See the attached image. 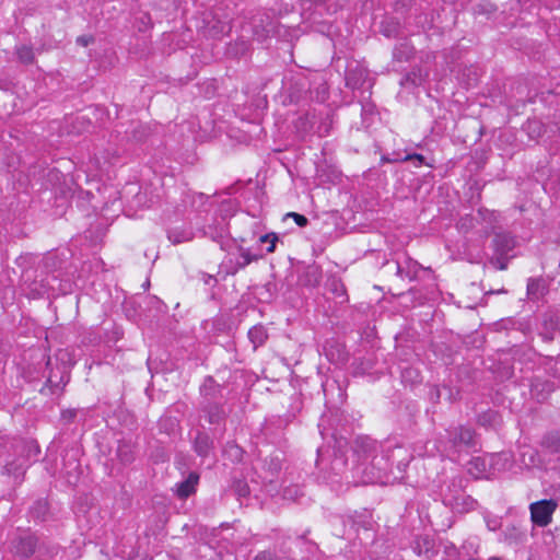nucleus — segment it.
<instances>
[{"label": "nucleus", "mask_w": 560, "mask_h": 560, "mask_svg": "<svg viewBox=\"0 0 560 560\" xmlns=\"http://www.w3.org/2000/svg\"><path fill=\"white\" fill-rule=\"evenodd\" d=\"M327 288L330 293H332L337 299H339L340 303H345L348 301L347 290L343 282L332 277L327 281Z\"/></svg>", "instance_id": "23"}, {"label": "nucleus", "mask_w": 560, "mask_h": 560, "mask_svg": "<svg viewBox=\"0 0 560 560\" xmlns=\"http://www.w3.org/2000/svg\"><path fill=\"white\" fill-rule=\"evenodd\" d=\"M259 241L261 243H267L269 246L267 247L268 253H273L276 249V243L278 241V235L276 233H267L265 235H261Z\"/></svg>", "instance_id": "40"}, {"label": "nucleus", "mask_w": 560, "mask_h": 560, "mask_svg": "<svg viewBox=\"0 0 560 560\" xmlns=\"http://www.w3.org/2000/svg\"><path fill=\"white\" fill-rule=\"evenodd\" d=\"M234 451H235L236 455H241V450L237 446L234 447Z\"/></svg>", "instance_id": "53"}, {"label": "nucleus", "mask_w": 560, "mask_h": 560, "mask_svg": "<svg viewBox=\"0 0 560 560\" xmlns=\"http://www.w3.org/2000/svg\"><path fill=\"white\" fill-rule=\"evenodd\" d=\"M465 479L453 477L442 493L443 503L458 513H468L476 509L477 501L464 491Z\"/></svg>", "instance_id": "1"}, {"label": "nucleus", "mask_w": 560, "mask_h": 560, "mask_svg": "<svg viewBox=\"0 0 560 560\" xmlns=\"http://www.w3.org/2000/svg\"><path fill=\"white\" fill-rule=\"evenodd\" d=\"M558 506L557 501L553 499H544L537 502H533L529 505L530 520L534 525L539 527L548 526L552 521V514Z\"/></svg>", "instance_id": "4"}, {"label": "nucleus", "mask_w": 560, "mask_h": 560, "mask_svg": "<svg viewBox=\"0 0 560 560\" xmlns=\"http://www.w3.org/2000/svg\"><path fill=\"white\" fill-rule=\"evenodd\" d=\"M476 217L478 218V223L485 222L488 224L485 228V235L488 236L493 231L494 223L498 222L499 213L495 211L480 208Z\"/></svg>", "instance_id": "19"}, {"label": "nucleus", "mask_w": 560, "mask_h": 560, "mask_svg": "<svg viewBox=\"0 0 560 560\" xmlns=\"http://www.w3.org/2000/svg\"><path fill=\"white\" fill-rule=\"evenodd\" d=\"M199 476L195 472H190L188 477L182 482L177 483L176 495L179 499H186L196 491Z\"/></svg>", "instance_id": "13"}, {"label": "nucleus", "mask_w": 560, "mask_h": 560, "mask_svg": "<svg viewBox=\"0 0 560 560\" xmlns=\"http://www.w3.org/2000/svg\"><path fill=\"white\" fill-rule=\"evenodd\" d=\"M487 527L490 529V530H495L498 528V524L495 521H488L487 522Z\"/></svg>", "instance_id": "48"}, {"label": "nucleus", "mask_w": 560, "mask_h": 560, "mask_svg": "<svg viewBox=\"0 0 560 560\" xmlns=\"http://www.w3.org/2000/svg\"><path fill=\"white\" fill-rule=\"evenodd\" d=\"M301 7V15L303 19L311 21L313 24H319L317 30L322 33L325 32L326 24L316 19V15L323 16L324 12L330 11L331 4L329 0H298Z\"/></svg>", "instance_id": "3"}, {"label": "nucleus", "mask_w": 560, "mask_h": 560, "mask_svg": "<svg viewBox=\"0 0 560 560\" xmlns=\"http://www.w3.org/2000/svg\"><path fill=\"white\" fill-rule=\"evenodd\" d=\"M69 373L65 368H57L56 370L50 369L46 380V385L42 388L40 392L44 393L46 387L49 388L51 394L62 392L65 385L69 382Z\"/></svg>", "instance_id": "7"}, {"label": "nucleus", "mask_w": 560, "mask_h": 560, "mask_svg": "<svg viewBox=\"0 0 560 560\" xmlns=\"http://www.w3.org/2000/svg\"><path fill=\"white\" fill-rule=\"evenodd\" d=\"M15 54L20 62L32 65L35 60V54L31 46L21 45L15 48Z\"/></svg>", "instance_id": "29"}, {"label": "nucleus", "mask_w": 560, "mask_h": 560, "mask_svg": "<svg viewBox=\"0 0 560 560\" xmlns=\"http://www.w3.org/2000/svg\"><path fill=\"white\" fill-rule=\"evenodd\" d=\"M446 440L450 446L457 452L477 446L476 432L474 429L465 425L448 428L446 430Z\"/></svg>", "instance_id": "2"}, {"label": "nucleus", "mask_w": 560, "mask_h": 560, "mask_svg": "<svg viewBox=\"0 0 560 560\" xmlns=\"http://www.w3.org/2000/svg\"><path fill=\"white\" fill-rule=\"evenodd\" d=\"M410 83L413 86H418L422 83V75L420 71H411L406 74V77L402 79L401 84Z\"/></svg>", "instance_id": "39"}, {"label": "nucleus", "mask_w": 560, "mask_h": 560, "mask_svg": "<svg viewBox=\"0 0 560 560\" xmlns=\"http://www.w3.org/2000/svg\"><path fill=\"white\" fill-rule=\"evenodd\" d=\"M221 392V386L212 376H208L205 378L203 384L200 387V394L202 396L201 401L218 400L219 398H222Z\"/></svg>", "instance_id": "11"}, {"label": "nucleus", "mask_w": 560, "mask_h": 560, "mask_svg": "<svg viewBox=\"0 0 560 560\" xmlns=\"http://www.w3.org/2000/svg\"><path fill=\"white\" fill-rule=\"evenodd\" d=\"M364 81V71L361 69L349 70L346 74V84L348 88L355 90L362 86Z\"/></svg>", "instance_id": "28"}, {"label": "nucleus", "mask_w": 560, "mask_h": 560, "mask_svg": "<svg viewBox=\"0 0 560 560\" xmlns=\"http://www.w3.org/2000/svg\"><path fill=\"white\" fill-rule=\"evenodd\" d=\"M50 364H51V361H50V359H48V361H47V368H49V366H50Z\"/></svg>", "instance_id": "56"}, {"label": "nucleus", "mask_w": 560, "mask_h": 560, "mask_svg": "<svg viewBox=\"0 0 560 560\" xmlns=\"http://www.w3.org/2000/svg\"><path fill=\"white\" fill-rule=\"evenodd\" d=\"M411 160L419 161V164L424 163V156L419 153L407 154L404 158H401V161H411Z\"/></svg>", "instance_id": "46"}, {"label": "nucleus", "mask_w": 560, "mask_h": 560, "mask_svg": "<svg viewBox=\"0 0 560 560\" xmlns=\"http://www.w3.org/2000/svg\"><path fill=\"white\" fill-rule=\"evenodd\" d=\"M497 417H498L497 411L489 409L486 412H482L478 416L477 422L479 425L490 427L495 422Z\"/></svg>", "instance_id": "32"}, {"label": "nucleus", "mask_w": 560, "mask_h": 560, "mask_svg": "<svg viewBox=\"0 0 560 560\" xmlns=\"http://www.w3.org/2000/svg\"><path fill=\"white\" fill-rule=\"evenodd\" d=\"M478 218L472 214L463 215L457 222V229L463 233H468L476 228Z\"/></svg>", "instance_id": "30"}, {"label": "nucleus", "mask_w": 560, "mask_h": 560, "mask_svg": "<svg viewBox=\"0 0 560 560\" xmlns=\"http://www.w3.org/2000/svg\"><path fill=\"white\" fill-rule=\"evenodd\" d=\"M36 549L37 537L30 532L21 533L11 540V552L21 559H28L36 552Z\"/></svg>", "instance_id": "5"}, {"label": "nucleus", "mask_w": 560, "mask_h": 560, "mask_svg": "<svg viewBox=\"0 0 560 560\" xmlns=\"http://www.w3.org/2000/svg\"><path fill=\"white\" fill-rule=\"evenodd\" d=\"M167 237L174 245H177L191 241L194 233L189 229L174 228L167 231Z\"/></svg>", "instance_id": "21"}, {"label": "nucleus", "mask_w": 560, "mask_h": 560, "mask_svg": "<svg viewBox=\"0 0 560 560\" xmlns=\"http://www.w3.org/2000/svg\"><path fill=\"white\" fill-rule=\"evenodd\" d=\"M412 548L418 556H424L428 559H431L435 555L433 541L429 537L417 538L413 541Z\"/></svg>", "instance_id": "18"}, {"label": "nucleus", "mask_w": 560, "mask_h": 560, "mask_svg": "<svg viewBox=\"0 0 560 560\" xmlns=\"http://www.w3.org/2000/svg\"><path fill=\"white\" fill-rule=\"evenodd\" d=\"M94 42V37L93 36H88V35H82V36H79L77 38V44L78 45H81L83 47H86L89 46L90 44H92Z\"/></svg>", "instance_id": "45"}, {"label": "nucleus", "mask_w": 560, "mask_h": 560, "mask_svg": "<svg viewBox=\"0 0 560 560\" xmlns=\"http://www.w3.org/2000/svg\"><path fill=\"white\" fill-rule=\"evenodd\" d=\"M398 26H399V24L397 22L387 21V22L382 24L381 32L386 37H395L398 34Z\"/></svg>", "instance_id": "36"}, {"label": "nucleus", "mask_w": 560, "mask_h": 560, "mask_svg": "<svg viewBox=\"0 0 560 560\" xmlns=\"http://www.w3.org/2000/svg\"><path fill=\"white\" fill-rule=\"evenodd\" d=\"M402 382L417 383L420 382V374L413 368H406L401 372Z\"/></svg>", "instance_id": "37"}, {"label": "nucleus", "mask_w": 560, "mask_h": 560, "mask_svg": "<svg viewBox=\"0 0 560 560\" xmlns=\"http://www.w3.org/2000/svg\"><path fill=\"white\" fill-rule=\"evenodd\" d=\"M512 257V255L493 253L489 258V264L498 270H505Z\"/></svg>", "instance_id": "31"}, {"label": "nucleus", "mask_w": 560, "mask_h": 560, "mask_svg": "<svg viewBox=\"0 0 560 560\" xmlns=\"http://www.w3.org/2000/svg\"><path fill=\"white\" fill-rule=\"evenodd\" d=\"M254 560H280L278 556L271 551L265 550L259 552Z\"/></svg>", "instance_id": "44"}, {"label": "nucleus", "mask_w": 560, "mask_h": 560, "mask_svg": "<svg viewBox=\"0 0 560 560\" xmlns=\"http://www.w3.org/2000/svg\"><path fill=\"white\" fill-rule=\"evenodd\" d=\"M320 271L317 267H310L305 275V284L310 287H316L320 281Z\"/></svg>", "instance_id": "34"}, {"label": "nucleus", "mask_w": 560, "mask_h": 560, "mask_svg": "<svg viewBox=\"0 0 560 560\" xmlns=\"http://www.w3.org/2000/svg\"><path fill=\"white\" fill-rule=\"evenodd\" d=\"M415 54L413 47L408 43L404 42L395 46L393 57L399 62L409 61Z\"/></svg>", "instance_id": "24"}, {"label": "nucleus", "mask_w": 560, "mask_h": 560, "mask_svg": "<svg viewBox=\"0 0 560 560\" xmlns=\"http://www.w3.org/2000/svg\"><path fill=\"white\" fill-rule=\"evenodd\" d=\"M396 268H397V273H400V271H401V267H400V265H399V264H397V265H396Z\"/></svg>", "instance_id": "54"}, {"label": "nucleus", "mask_w": 560, "mask_h": 560, "mask_svg": "<svg viewBox=\"0 0 560 560\" xmlns=\"http://www.w3.org/2000/svg\"><path fill=\"white\" fill-rule=\"evenodd\" d=\"M502 535L504 542L509 545H517L525 540L526 530L520 525L510 524L503 529Z\"/></svg>", "instance_id": "12"}, {"label": "nucleus", "mask_w": 560, "mask_h": 560, "mask_svg": "<svg viewBox=\"0 0 560 560\" xmlns=\"http://www.w3.org/2000/svg\"><path fill=\"white\" fill-rule=\"evenodd\" d=\"M492 245L494 253L510 255L515 247V240L505 232L494 233Z\"/></svg>", "instance_id": "10"}, {"label": "nucleus", "mask_w": 560, "mask_h": 560, "mask_svg": "<svg viewBox=\"0 0 560 560\" xmlns=\"http://www.w3.org/2000/svg\"><path fill=\"white\" fill-rule=\"evenodd\" d=\"M532 127H535V128L537 127V129H538V135H540V126H539V124H538V122H536V121H533V122H532V121H528V128L530 129Z\"/></svg>", "instance_id": "49"}, {"label": "nucleus", "mask_w": 560, "mask_h": 560, "mask_svg": "<svg viewBox=\"0 0 560 560\" xmlns=\"http://www.w3.org/2000/svg\"><path fill=\"white\" fill-rule=\"evenodd\" d=\"M200 411L210 424L217 425L224 424L230 412L219 400L201 401Z\"/></svg>", "instance_id": "6"}, {"label": "nucleus", "mask_w": 560, "mask_h": 560, "mask_svg": "<svg viewBox=\"0 0 560 560\" xmlns=\"http://www.w3.org/2000/svg\"><path fill=\"white\" fill-rule=\"evenodd\" d=\"M472 463H474L475 465H479V464L483 465V463L480 460V458H475V459L472 460Z\"/></svg>", "instance_id": "52"}, {"label": "nucleus", "mask_w": 560, "mask_h": 560, "mask_svg": "<svg viewBox=\"0 0 560 560\" xmlns=\"http://www.w3.org/2000/svg\"><path fill=\"white\" fill-rule=\"evenodd\" d=\"M382 161H384V162H396V161H401V159H395V160H392V159H389V158H387V156H383V158H382Z\"/></svg>", "instance_id": "50"}, {"label": "nucleus", "mask_w": 560, "mask_h": 560, "mask_svg": "<svg viewBox=\"0 0 560 560\" xmlns=\"http://www.w3.org/2000/svg\"><path fill=\"white\" fill-rule=\"evenodd\" d=\"M214 448L213 439L205 431H198L194 440V450L200 457H208Z\"/></svg>", "instance_id": "9"}, {"label": "nucleus", "mask_w": 560, "mask_h": 560, "mask_svg": "<svg viewBox=\"0 0 560 560\" xmlns=\"http://www.w3.org/2000/svg\"><path fill=\"white\" fill-rule=\"evenodd\" d=\"M259 259L258 255H254L249 249L241 248L240 257L236 259L233 266L228 269L229 275H235L240 269L245 268L250 262Z\"/></svg>", "instance_id": "17"}, {"label": "nucleus", "mask_w": 560, "mask_h": 560, "mask_svg": "<svg viewBox=\"0 0 560 560\" xmlns=\"http://www.w3.org/2000/svg\"><path fill=\"white\" fill-rule=\"evenodd\" d=\"M287 217L292 218L294 220V222L301 228L306 226L308 223V220L305 215L296 213V212H289V213H287Z\"/></svg>", "instance_id": "43"}, {"label": "nucleus", "mask_w": 560, "mask_h": 560, "mask_svg": "<svg viewBox=\"0 0 560 560\" xmlns=\"http://www.w3.org/2000/svg\"><path fill=\"white\" fill-rule=\"evenodd\" d=\"M442 390H445L448 393V395H451V388H448L446 386L441 387V386L434 385L430 388V392H429L430 400L435 404L439 402L441 399V396H442Z\"/></svg>", "instance_id": "38"}, {"label": "nucleus", "mask_w": 560, "mask_h": 560, "mask_svg": "<svg viewBox=\"0 0 560 560\" xmlns=\"http://www.w3.org/2000/svg\"><path fill=\"white\" fill-rule=\"evenodd\" d=\"M117 457L124 465L131 464L136 458L133 446L130 443L120 442L117 447Z\"/></svg>", "instance_id": "26"}, {"label": "nucleus", "mask_w": 560, "mask_h": 560, "mask_svg": "<svg viewBox=\"0 0 560 560\" xmlns=\"http://www.w3.org/2000/svg\"><path fill=\"white\" fill-rule=\"evenodd\" d=\"M489 560H503V559L499 558V557H491Z\"/></svg>", "instance_id": "55"}, {"label": "nucleus", "mask_w": 560, "mask_h": 560, "mask_svg": "<svg viewBox=\"0 0 560 560\" xmlns=\"http://www.w3.org/2000/svg\"><path fill=\"white\" fill-rule=\"evenodd\" d=\"M260 24H257V20L254 19L253 21V32L254 36L259 40L262 42L267 37H269L273 31L275 26L272 22L270 21L269 16H265V19L261 16L259 19Z\"/></svg>", "instance_id": "14"}, {"label": "nucleus", "mask_w": 560, "mask_h": 560, "mask_svg": "<svg viewBox=\"0 0 560 560\" xmlns=\"http://www.w3.org/2000/svg\"><path fill=\"white\" fill-rule=\"evenodd\" d=\"M79 411H80L79 409H66V410H62L61 419L65 422H67V423H71L77 418Z\"/></svg>", "instance_id": "42"}, {"label": "nucleus", "mask_w": 560, "mask_h": 560, "mask_svg": "<svg viewBox=\"0 0 560 560\" xmlns=\"http://www.w3.org/2000/svg\"><path fill=\"white\" fill-rule=\"evenodd\" d=\"M522 462L526 466H537L539 463V455L536 450L528 448L522 453Z\"/></svg>", "instance_id": "33"}, {"label": "nucleus", "mask_w": 560, "mask_h": 560, "mask_svg": "<svg viewBox=\"0 0 560 560\" xmlns=\"http://www.w3.org/2000/svg\"><path fill=\"white\" fill-rule=\"evenodd\" d=\"M298 494V489H291V488H288L284 490L283 492V498L284 499H292L293 495H296Z\"/></svg>", "instance_id": "47"}, {"label": "nucleus", "mask_w": 560, "mask_h": 560, "mask_svg": "<svg viewBox=\"0 0 560 560\" xmlns=\"http://www.w3.org/2000/svg\"><path fill=\"white\" fill-rule=\"evenodd\" d=\"M540 445L551 454L560 453V433L556 431L546 433Z\"/></svg>", "instance_id": "20"}, {"label": "nucleus", "mask_w": 560, "mask_h": 560, "mask_svg": "<svg viewBox=\"0 0 560 560\" xmlns=\"http://www.w3.org/2000/svg\"><path fill=\"white\" fill-rule=\"evenodd\" d=\"M16 455V438L0 434V463Z\"/></svg>", "instance_id": "16"}, {"label": "nucleus", "mask_w": 560, "mask_h": 560, "mask_svg": "<svg viewBox=\"0 0 560 560\" xmlns=\"http://www.w3.org/2000/svg\"><path fill=\"white\" fill-rule=\"evenodd\" d=\"M47 503L43 501H37L35 505L32 508L31 513L36 518H43L45 514L47 513Z\"/></svg>", "instance_id": "41"}, {"label": "nucleus", "mask_w": 560, "mask_h": 560, "mask_svg": "<svg viewBox=\"0 0 560 560\" xmlns=\"http://www.w3.org/2000/svg\"><path fill=\"white\" fill-rule=\"evenodd\" d=\"M39 452V446L35 441H24L16 439V455H19L22 459L26 460V458L32 456L36 457Z\"/></svg>", "instance_id": "15"}, {"label": "nucleus", "mask_w": 560, "mask_h": 560, "mask_svg": "<svg viewBox=\"0 0 560 560\" xmlns=\"http://www.w3.org/2000/svg\"><path fill=\"white\" fill-rule=\"evenodd\" d=\"M232 490L238 498H245L249 495V487L244 480H235L232 485Z\"/></svg>", "instance_id": "35"}, {"label": "nucleus", "mask_w": 560, "mask_h": 560, "mask_svg": "<svg viewBox=\"0 0 560 560\" xmlns=\"http://www.w3.org/2000/svg\"><path fill=\"white\" fill-rule=\"evenodd\" d=\"M370 445H371V441L366 440V446H370Z\"/></svg>", "instance_id": "57"}, {"label": "nucleus", "mask_w": 560, "mask_h": 560, "mask_svg": "<svg viewBox=\"0 0 560 560\" xmlns=\"http://www.w3.org/2000/svg\"><path fill=\"white\" fill-rule=\"evenodd\" d=\"M59 551V547L46 541L38 542L36 549L37 560H51Z\"/></svg>", "instance_id": "25"}, {"label": "nucleus", "mask_w": 560, "mask_h": 560, "mask_svg": "<svg viewBox=\"0 0 560 560\" xmlns=\"http://www.w3.org/2000/svg\"><path fill=\"white\" fill-rule=\"evenodd\" d=\"M248 338L256 349L265 343L268 338V334L262 325H256L249 329Z\"/></svg>", "instance_id": "27"}, {"label": "nucleus", "mask_w": 560, "mask_h": 560, "mask_svg": "<svg viewBox=\"0 0 560 560\" xmlns=\"http://www.w3.org/2000/svg\"><path fill=\"white\" fill-rule=\"evenodd\" d=\"M54 259H55L54 257H46L45 258V266L49 267L50 266V261L54 260Z\"/></svg>", "instance_id": "51"}, {"label": "nucleus", "mask_w": 560, "mask_h": 560, "mask_svg": "<svg viewBox=\"0 0 560 560\" xmlns=\"http://www.w3.org/2000/svg\"><path fill=\"white\" fill-rule=\"evenodd\" d=\"M1 474L8 477H12L14 480H20L24 475L26 460L22 459L19 455L12 456L3 460Z\"/></svg>", "instance_id": "8"}, {"label": "nucleus", "mask_w": 560, "mask_h": 560, "mask_svg": "<svg viewBox=\"0 0 560 560\" xmlns=\"http://www.w3.org/2000/svg\"><path fill=\"white\" fill-rule=\"evenodd\" d=\"M546 291L545 281L541 278H529L527 282V295L532 300L544 296Z\"/></svg>", "instance_id": "22"}]
</instances>
